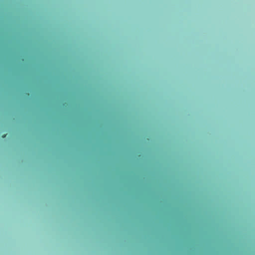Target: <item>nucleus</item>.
<instances>
[{
  "label": "nucleus",
  "mask_w": 255,
  "mask_h": 255,
  "mask_svg": "<svg viewBox=\"0 0 255 255\" xmlns=\"http://www.w3.org/2000/svg\"><path fill=\"white\" fill-rule=\"evenodd\" d=\"M6 134H4V135H2V137L3 138H5V137H6Z\"/></svg>",
  "instance_id": "f257e3e1"
}]
</instances>
